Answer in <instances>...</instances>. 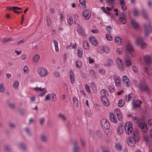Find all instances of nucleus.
<instances>
[{
    "label": "nucleus",
    "mask_w": 152,
    "mask_h": 152,
    "mask_svg": "<svg viewBox=\"0 0 152 152\" xmlns=\"http://www.w3.org/2000/svg\"><path fill=\"white\" fill-rule=\"evenodd\" d=\"M133 136V137H129L127 140L128 145L132 147L134 146L136 142H138L140 140L138 131L137 130L134 131Z\"/></svg>",
    "instance_id": "nucleus-1"
},
{
    "label": "nucleus",
    "mask_w": 152,
    "mask_h": 152,
    "mask_svg": "<svg viewBox=\"0 0 152 152\" xmlns=\"http://www.w3.org/2000/svg\"><path fill=\"white\" fill-rule=\"evenodd\" d=\"M143 26L145 36L147 37L148 35L152 32V26L151 25L149 21L144 23Z\"/></svg>",
    "instance_id": "nucleus-2"
},
{
    "label": "nucleus",
    "mask_w": 152,
    "mask_h": 152,
    "mask_svg": "<svg viewBox=\"0 0 152 152\" xmlns=\"http://www.w3.org/2000/svg\"><path fill=\"white\" fill-rule=\"evenodd\" d=\"M135 44L142 49L145 48L147 45V44L144 41L142 38L140 36L136 38Z\"/></svg>",
    "instance_id": "nucleus-3"
},
{
    "label": "nucleus",
    "mask_w": 152,
    "mask_h": 152,
    "mask_svg": "<svg viewBox=\"0 0 152 152\" xmlns=\"http://www.w3.org/2000/svg\"><path fill=\"white\" fill-rule=\"evenodd\" d=\"M133 125L130 122H127L126 123L124 129L126 133L128 134H131L133 132Z\"/></svg>",
    "instance_id": "nucleus-4"
},
{
    "label": "nucleus",
    "mask_w": 152,
    "mask_h": 152,
    "mask_svg": "<svg viewBox=\"0 0 152 152\" xmlns=\"http://www.w3.org/2000/svg\"><path fill=\"white\" fill-rule=\"evenodd\" d=\"M37 72L39 75L41 77L46 76L48 73L47 70L44 68L39 67L37 69Z\"/></svg>",
    "instance_id": "nucleus-5"
},
{
    "label": "nucleus",
    "mask_w": 152,
    "mask_h": 152,
    "mask_svg": "<svg viewBox=\"0 0 152 152\" xmlns=\"http://www.w3.org/2000/svg\"><path fill=\"white\" fill-rule=\"evenodd\" d=\"M102 127L104 129H107L110 127L109 122L106 119H103L101 121Z\"/></svg>",
    "instance_id": "nucleus-6"
},
{
    "label": "nucleus",
    "mask_w": 152,
    "mask_h": 152,
    "mask_svg": "<svg viewBox=\"0 0 152 152\" xmlns=\"http://www.w3.org/2000/svg\"><path fill=\"white\" fill-rule=\"evenodd\" d=\"M82 15L84 19L88 20L90 19L91 17V12L87 10H85L83 11Z\"/></svg>",
    "instance_id": "nucleus-7"
},
{
    "label": "nucleus",
    "mask_w": 152,
    "mask_h": 152,
    "mask_svg": "<svg viewBox=\"0 0 152 152\" xmlns=\"http://www.w3.org/2000/svg\"><path fill=\"white\" fill-rule=\"evenodd\" d=\"M126 50L128 52L130 53L133 57L135 56L136 53L133 49V47L130 43L127 44Z\"/></svg>",
    "instance_id": "nucleus-8"
},
{
    "label": "nucleus",
    "mask_w": 152,
    "mask_h": 152,
    "mask_svg": "<svg viewBox=\"0 0 152 152\" xmlns=\"http://www.w3.org/2000/svg\"><path fill=\"white\" fill-rule=\"evenodd\" d=\"M115 61L119 69L121 70H123L124 69V65L123 61L119 58H117Z\"/></svg>",
    "instance_id": "nucleus-9"
},
{
    "label": "nucleus",
    "mask_w": 152,
    "mask_h": 152,
    "mask_svg": "<svg viewBox=\"0 0 152 152\" xmlns=\"http://www.w3.org/2000/svg\"><path fill=\"white\" fill-rule=\"evenodd\" d=\"M139 88L142 91H149L147 85L144 82H141L139 83Z\"/></svg>",
    "instance_id": "nucleus-10"
},
{
    "label": "nucleus",
    "mask_w": 152,
    "mask_h": 152,
    "mask_svg": "<svg viewBox=\"0 0 152 152\" xmlns=\"http://www.w3.org/2000/svg\"><path fill=\"white\" fill-rule=\"evenodd\" d=\"M139 127L141 131L144 133H145L147 131L148 129L147 125L144 123H141L139 124Z\"/></svg>",
    "instance_id": "nucleus-11"
},
{
    "label": "nucleus",
    "mask_w": 152,
    "mask_h": 152,
    "mask_svg": "<svg viewBox=\"0 0 152 152\" xmlns=\"http://www.w3.org/2000/svg\"><path fill=\"white\" fill-rule=\"evenodd\" d=\"M73 147L72 152H80V149L78 145V142L76 140H75L73 142Z\"/></svg>",
    "instance_id": "nucleus-12"
},
{
    "label": "nucleus",
    "mask_w": 152,
    "mask_h": 152,
    "mask_svg": "<svg viewBox=\"0 0 152 152\" xmlns=\"http://www.w3.org/2000/svg\"><path fill=\"white\" fill-rule=\"evenodd\" d=\"M113 78L115 86H120L121 83V79L119 76L118 75H113Z\"/></svg>",
    "instance_id": "nucleus-13"
},
{
    "label": "nucleus",
    "mask_w": 152,
    "mask_h": 152,
    "mask_svg": "<svg viewBox=\"0 0 152 152\" xmlns=\"http://www.w3.org/2000/svg\"><path fill=\"white\" fill-rule=\"evenodd\" d=\"M143 72L142 74L148 76H150L151 75V71L152 70L150 69L149 68L147 67H144L143 69Z\"/></svg>",
    "instance_id": "nucleus-14"
},
{
    "label": "nucleus",
    "mask_w": 152,
    "mask_h": 152,
    "mask_svg": "<svg viewBox=\"0 0 152 152\" xmlns=\"http://www.w3.org/2000/svg\"><path fill=\"white\" fill-rule=\"evenodd\" d=\"M122 80L124 85L128 87L130 84L129 78L126 75H124L122 77Z\"/></svg>",
    "instance_id": "nucleus-15"
},
{
    "label": "nucleus",
    "mask_w": 152,
    "mask_h": 152,
    "mask_svg": "<svg viewBox=\"0 0 152 152\" xmlns=\"http://www.w3.org/2000/svg\"><path fill=\"white\" fill-rule=\"evenodd\" d=\"M124 62L127 67H129L132 64V63L130 61V57L127 55H126L124 58Z\"/></svg>",
    "instance_id": "nucleus-16"
},
{
    "label": "nucleus",
    "mask_w": 152,
    "mask_h": 152,
    "mask_svg": "<svg viewBox=\"0 0 152 152\" xmlns=\"http://www.w3.org/2000/svg\"><path fill=\"white\" fill-rule=\"evenodd\" d=\"M144 59L146 63L147 64L152 63V55L151 56L147 55H145Z\"/></svg>",
    "instance_id": "nucleus-17"
},
{
    "label": "nucleus",
    "mask_w": 152,
    "mask_h": 152,
    "mask_svg": "<svg viewBox=\"0 0 152 152\" xmlns=\"http://www.w3.org/2000/svg\"><path fill=\"white\" fill-rule=\"evenodd\" d=\"M131 24L132 26L136 29H138L139 28V25L138 23L136 20H133L131 21Z\"/></svg>",
    "instance_id": "nucleus-18"
},
{
    "label": "nucleus",
    "mask_w": 152,
    "mask_h": 152,
    "mask_svg": "<svg viewBox=\"0 0 152 152\" xmlns=\"http://www.w3.org/2000/svg\"><path fill=\"white\" fill-rule=\"evenodd\" d=\"M101 99L102 104L106 106H108L110 104V103L107 99L105 96H102Z\"/></svg>",
    "instance_id": "nucleus-19"
},
{
    "label": "nucleus",
    "mask_w": 152,
    "mask_h": 152,
    "mask_svg": "<svg viewBox=\"0 0 152 152\" xmlns=\"http://www.w3.org/2000/svg\"><path fill=\"white\" fill-rule=\"evenodd\" d=\"M115 114H116L119 121H121L122 117L120 110L118 109H115L114 110Z\"/></svg>",
    "instance_id": "nucleus-20"
},
{
    "label": "nucleus",
    "mask_w": 152,
    "mask_h": 152,
    "mask_svg": "<svg viewBox=\"0 0 152 152\" xmlns=\"http://www.w3.org/2000/svg\"><path fill=\"white\" fill-rule=\"evenodd\" d=\"M89 41L93 45L96 46L97 44V41L95 38L93 36L90 37Z\"/></svg>",
    "instance_id": "nucleus-21"
},
{
    "label": "nucleus",
    "mask_w": 152,
    "mask_h": 152,
    "mask_svg": "<svg viewBox=\"0 0 152 152\" xmlns=\"http://www.w3.org/2000/svg\"><path fill=\"white\" fill-rule=\"evenodd\" d=\"M70 79L72 84L73 83L75 82V77L74 72L71 69L69 72Z\"/></svg>",
    "instance_id": "nucleus-22"
},
{
    "label": "nucleus",
    "mask_w": 152,
    "mask_h": 152,
    "mask_svg": "<svg viewBox=\"0 0 152 152\" xmlns=\"http://www.w3.org/2000/svg\"><path fill=\"white\" fill-rule=\"evenodd\" d=\"M109 117L111 121L116 123L117 122V120L115 116L112 113L109 114Z\"/></svg>",
    "instance_id": "nucleus-23"
},
{
    "label": "nucleus",
    "mask_w": 152,
    "mask_h": 152,
    "mask_svg": "<svg viewBox=\"0 0 152 152\" xmlns=\"http://www.w3.org/2000/svg\"><path fill=\"white\" fill-rule=\"evenodd\" d=\"M77 31L79 34L80 36H84L85 34L81 26H78L77 27Z\"/></svg>",
    "instance_id": "nucleus-24"
},
{
    "label": "nucleus",
    "mask_w": 152,
    "mask_h": 152,
    "mask_svg": "<svg viewBox=\"0 0 152 152\" xmlns=\"http://www.w3.org/2000/svg\"><path fill=\"white\" fill-rule=\"evenodd\" d=\"M113 64L112 60L109 59L106 61V63L104 64V65L108 67H110L113 65Z\"/></svg>",
    "instance_id": "nucleus-25"
},
{
    "label": "nucleus",
    "mask_w": 152,
    "mask_h": 152,
    "mask_svg": "<svg viewBox=\"0 0 152 152\" xmlns=\"http://www.w3.org/2000/svg\"><path fill=\"white\" fill-rule=\"evenodd\" d=\"M18 147L23 151H25L26 150V148L25 145L22 142L20 143L18 145Z\"/></svg>",
    "instance_id": "nucleus-26"
},
{
    "label": "nucleus",
    "mask_w": 152,
    "mask_h": 152,
    "mask_svg": "<svg viewBox=\"0 0 152 152\" xmlns=\"http://www.w3.org/2000/svg\"><path fill=\"white\" fill-rule=\"evenodd\" d=\"M40 58V55L38 54H36L33 56L32 61L34 63H37Z\"/></svg>",
    "instance_id": "nucleus-27"
},
{
    "label": "nucleus",
    "mask_w": 152,
    "mask_h": 152,
    "mask_svg": "<svg viewBox=\"0 0 152 152\" xmlns=\"http://www.w3.org/2000/svg\"><path fill=\"white\" fill-rule=\"evenodd\" d=\"M67 21L69 25H72L73 23V19L72 17L70 15H67Z\"/></svg>",
    "instance_id": "nucleus-28"
},
{
    "label": "nucleus",
    "mask_w": 152,
    "mask_h": 152,
    "mask_svg": "<svg viewBox=\"0 0 152 152\" xmlns=\"http://www.w3.org/2000/svg\"><path fill=\"white\" fill-rule=\"evenodd\" d=\"M124 96V99L125 101L126 102H129L132 98L133 96V94H130L128 95V96Z\"/></svg>",
    "instance_id": "nucleus-29"
},
{
    "label": "nucleus",
    "mask_w": 152,
    "mask_h": 152,
    "mask_svg": "<svg viewBox=\"0 0 152 152\" xmlns=\"http://www.w3.org/2000/svg\"><path fill=\"white\" fill-rule=\"evenodd\" d=\"M83 46L84 49H89V44L88 42L86 40H84L83 42Z\"/></svg>",
    "instance_id": "nucleus-30"
},
{
    "label": "nucleus",
    "mask_w": 152,
    "mask_h": 152,
    "mask_svg": "<svg viewBox=\"0 0 152 152\" xmlns=\"http://www.w3.org/2000/svg\"><path fill=\"white\" fill-rule=\"evenodd\" d=\"M119 22L120 24H124L126 23V20L124 17L119 18Z\"/></svg>",
    "instance_id": "nucleus-31"
},
{
    "label": "nucleus",
    "mask_w": 152,
    "mask_h": 152,
    "mask_svg": "<svg viewBox=\"0 0 152 152\" xmlns=\"http://www.w3.org/2000/svg\"><path fill=\"white\" fill-rule=\"evenodd\" d=\"M141 103V102L139 100H137L136 101H134L133 102L134 106L135 107H139L140 106Z\"/></svg>",
    "instance_id": "nucleus-32"
},
{
    "label": "nucleus",
    "mask_w": 152,
    "mask_h": 152,
    "mask_svg": "<svg viewBox=\"0 0 152 152\" xmlns=\"http://www.w3.org/2000/svg\"><path fill=\"white\" fill-rule=\"evenodd\" d=\"M77 55L79 58L82 57L83 54V50L81 48H77Z\"/></svg>",
    "instance_id": "nucleus-33"
},
{
    "label": "nucleus",
    "mask_w": 152,
    "mask_h": 152,
    "mask_svg": "<svg viewBox=\"0 0 152 152\" xmlns=\"http://www.w3.org/2000/svg\"><path fill=\"white\" fill-rule=\"evenodd\" d=\"M41 140L43 142H46L48 141V138L46 136L42 134L40 137Z\"/></svg>",
    "instance_id": "nucleus-34"
},
{
    "label": "nucleus",
    "mask_w": 152,
    "mask_h": 152,
    "mask_svg": "<svg viewBox=\"0 0 152 152\" xmlns=\"http://www.w3.org/2000/svg\"><path fill=\"white\" fill-rule=\"evenodd\" d=\"M53 42L54 44V46L55 48V51L56 52H58L59 51V49L58 48V42L56 40H54Z\"/></svg>",
    "instance_id": "nucleus-35"
},
{
    "label": "nucleus",
    "mask_w": 152,
    "mask_h": 152,
    "mask_svg": "<svg viewBox=\"0 0 152 152\" xmlns=\"http://www.w3.org/2000/svg\"><path fill=\"white\" fill-rule=\"evenodd\" d=\"M76 65L77 68L80 69L82 66V63L81 61L79 60H77L75 63Z\"/></svg>",
    "instance_id": "nucleus-36"
},
{
    "label": "nucleus",
    "mask_w": 152,
    "mask_h": 152,
    "mask_svg": "<svg viewBox=\"0 0 152 152\" xmlns=\"http://www.w3.org/2000/svg\"><path fill=\"white\" fill-rule=\"evenodd\" d=\"M19 85V82L17 81H16L13 83V87L15 89H17L18 88Z\"/></svg>",
    "instance_id": "nucleus-37"
},
{
    "label": "nucleus",
    "mask_w": 152,
    "mask_h": 152,
    "mask_svg": "<svg viewBox=\"0 0 152 152\" xmlns=\"http://www.w3.org/2000/svg\"><path fill=\"white\" fill-rule=\"evenodd\" d=\"M114 40L115 42L118 44H120L121 43V40L119 37H116L114 38Z\"/></svg>",
    "instance_id": "nucleus-38"
},
{
    "label": "nucleus",
    "mask_w": 152,
    "mask_h": 152,
    "mask_svg": "<svg viewBox=\"0 0 152 152\" xmlns=\"http://www.w3.org/2000/svg\"><path fill=\"white\" fill-rule=\"evenodd\" d=\"M12 38L11 37L4 38L2 42L3 43H6L7 42L12 41Z\"/></svg>",
    "instance_id": "nucleus-39"
},
{
    "label": "nucleus",
    "mask_w": 152,
    "mask_h": 152,
    "mask_svg": "<svg viewBox=\"0 0 152 152\" xmlns=\"http://www.w3.org/2000/svg\"><path fill=\"white\" fill-rule=\"evenodd\" d=\"M89 75H91L92 77L93 78H95L96 77L95 73L94 71L92 69H90L89 71Z\"/></svg>",
    "instance_id": "nucleus-40"
},
{
    "label": "nucleus",
    "mask_w": 152,
    "mask_h": 152,
    "mask_svg": "<svg viewBox=\"0 0 152 152\" xmlns=\"http://www.w3.org/2000/svg\"><path fill=\"white\" fill-rule=\"evenodd\" d=\"M58 117L59 118L62 119L64 121H66V117L61 114H59L58 115Z\"/></svg>",
    "instance_id": "nucleus-41"
},
{
    "label": "nucleus",
    "mask_w": 152,
    "mask_h": 152,
    "mask_svg": "<svg viewBox=\"0 0 152 152\" xmlns=\"http://www.w3.org/2000/svg\"><path fill=\"white\" fill-rule=\"evenodd\" d=\"M142 16L144 18L146 19H148V15L146 14V11L145 10H142Z\"/></svg>",
    "instance_id": "nucleus-42"
},
{
    "label": "nucleus",
    "mask_w": 152,
    "mask_h": 152,
    "mask_svg": "<svg viewBox=\"0 0 152 152\" xmlns=\"http://www.w3.org/2000/svg\"><path fill=\"white\" fill-rule=\"evenodd\" d=\"M45 119L44 118H42L39 119V124L41 126H43L45 122Z\"/></svg>",
    "instance_id": "nucleus-43"
},
{
    "label": "nucleus",
    "mask_w": 152,
    "mask_h": 152,
    "mask_svg": "<svg viewBox=\"0 0 152 152\" xmlns=\"http://www.w3.org/2000/svg\"><path fill=\"white\" fill-rule=\"evenodd\" d=\"M124 100L120 99L118 102V106L120 107L123 106L124 104Z\"/></svg>",
    "instance_id": "nucleus-44"
},
{
    "label": "nucleus",
    "mask_w": 152,
    "mask_h": 152,
    "mask_svg": "<svg viewBox=\"0 0 152 152\" xmlns=\"http://www.w3.org/2000/svg\"><path fill=\"white\" fill-rule=\"evenodd\" d=\"M96 134L97 136L99 138H102V133L99 130H97L96 131Z\"/></svg>",
    "instance_id": "nucleus-45"
},
{
    "label": "nucleus",
    "mask_w": 152,
    "mask_h": 152,
    "mask_svg": "<svg viewBox=\"0 0 152 152\" xmlns=\"http://www.w3.org/2000/svg\"><path fill=\"white\" fill-rule=\"evenodd\" d=\"M107 91L105 89H103L101 91V93L102 96H105L107 94Z\"/></svg>",
    "instance_id": "nucleus-46"
},
{
    "label": "nucleus",
    "mask_w": 152,
    "mask_h": 152,
    "mask_svg": "<svg viewBox=\"0 0 152 152\" xmlns=\"http://www.w3.org/2000/svg\"><path fill=\"white\" fill-rule=\"evenodd\" d=\"M5 88L4 87V85L3 84H0V92L1 93L4 91Z\"/></svg>",
    "instance_id": "nucleus-47"
},
{
    "label": "nucleus",
    "mask_w": 152,
    "mask_h": 152,
    "mask_svg": "<svg viewBox=\"0 0 152 152\" xmlns=\"http://www.w3.org/2000/svg\"><path fill=\"white\" fill-rule=\"evenodd\" d=\"M24 73L26 74H28L29 72V69L27 66H25L23 69Z\"/></svg>",
    "instance_id": "nucleus-48"
},
{
    "label": "nucleus",
    "mask_w": 152,
    "mask_h": 152,
    "mask_svg": "<svg viewBox=\"0 0 152 152\" xmlns=\"http://www.w3.org/2000/svg\"><path fill=\"white\" fill-rule=\"evenodd\" d=\"M9 126L10 128L11 129H14L16 127L15 124L12 123H10Z\"/></svg>",
    "instance_id": "nucleus-49"
},
{
    "label": "nucleus",
    "mask_w": 152,
    "mask_h": 152,
    "mask_svg": "<svg viewBox=\"0 0 152 152\" xmlns=\"http://www.w3.org/2000/svg\"><path fill=\"white\" fill-rule=\"evenodd\" d=\"M103 47L102 46H100L98 48V51L100 53H102L103 52Z\"/></svg>",
    "instance_id": "nucleus-50"
},
{
    "label": "nucleus",
    "mask_w": 152,
    "mask_h": 152,
    "mask_svg": "<svg viewBox=\"0 0 152 152\" xmlns=\"http://www.w3.org/2000/svg\"><path fill=\"white\" fill-rule=\"evenodd\" d=\"M106 130L105 131V133L107 135H109L111 134L112 132V130L111 129H109V128L107 129H106Z\"/></svg>",
    "instance_id": "nucleus-51"
},
{
    "label": "nucleus",
    "mask_w": 152,
    "mask_h": 152,
    "mask_svg": "<svg viewBox=\"0 0 152 152\" xmlns=\"http://www.w3.org/2000/svg\"><path fill=\"white\" fill-rule=\"evenodd\" d=\"M47 22V26H49L51 25V20L50 18L48 16H47L46 18Z\"/></svg>",
    "instance_id": "nucleus-52"
},
{
    "label": "nucleus",
    "mask_w": 152,
    "mask_h": 152,
    "mask_svg": "<svg viewBox=\"0 0 152 152\" xmlns=\"http://www.w3.org/2000/svg\"><path fill=\"white\" fill-rule=\"evenodd\" d=\"M8 106L9 108L12 109H14L15 108V104L13 103H9Z\"/></svg>",
    "instance_id": "nucleus-53"
},
{
    "label": "nucleus",
    "mask_w": 152,
    "mask_h": 152,
    "mask_svg": "<svg viewBox=\"0 0 152 152\" xmlns=\"http://www.w3.org/2000/svg\"><path fill=\"white\" fill-rule=\"evenodd\" d=\"M51 98L52 99V101H55L57 99L56 96V94L54 93H53L51 95Z\"/></svg>",
    "instance_id": "nucleus-54"
},
{
    "label": "nucleus",
    "mask_w": 152,
    "mask_h": 152,
    "mask_svg": "<svg viewBox=\"0 0 152 152\" xmlns=\"http://www.w3.org/2000/svg\"><path fill=\"white\" fill-rule=\"evenodd\" d=\"M85 90L88 93H90L91 92L90 90L89 87V86L86 84H85Z\"/></svg>",
    "instance_id": "nucleus-55"
},
{
    "label": "nucleus",
    "mask_w": 152,
    "mask_h": 152,
    "mask_svg": "<svg viewBox=\"0 0 152 152\" xmlns=\"http://www.w3.org/2000/svg\"><path fill=\"white\" fill-rule=\"evenodd\" d=\"M115 147L116 149L118 151H120L122 149V146L118 144H116L115 145Z\"/></svg>",
    "instance_id": "nucleus-56"
},
{
    "label": "nucleus",
    "mask_w": 152,
    "mask_h": 152,
    "mask_svg": "<svg viewBox=\"0 0 152 152\" xmlns=\"http://www.w3.org/2000/svg\"><path fill=\"white\" fill-rule=\"evenodd\" d=\"M34 89L36 91H43V90H45V88L36 87L34 88Z\"/></svg>",
    "instance_id": "nucleus-57"
},
{
    "label": "nucleus",
    "mask_w": 152,
    "mask_h": 152,
    "mask_svg": "<svg viewBox=\"0 0 152 152\" xmlns=\"http://www.w3.org/2000/svg\"><path fill=\"white\" fill-rule=\"evenodd\" d=\"M133 14L135 16H137L138 15V12L136 9H134L132 11Z\"/></svg>",
    "instance_id": "nucleus-58"
},
{
    "label": "nucleus",
    "mask_w": 152,
    "mask_h": 152,
    "mask_svg": "<svg viewBox=\"0 0 152 152\" xmlns=\"http://www.w3.org/2000/svg\"><path fill=\"white\" fill-rule=\"evenodd\" d=\"M117 51L118 53L120 55H121L123 52V49L121 48H117Z\"/></svg>",
    "instance_id": "nucleus-59"
},
{
    "label": "nucleus",
    "mask_w": 152,
    "mask_h": 152,
    "mask_svg": "<svg viewBox=\"0 0 152 152\" xmlns=\"http://www.w3.org/2000/svg\"><path fill=\"white\" fill-rule=\"evenodd\" d=\"M4 149L5 151L7 152L10 151L11 149L10 146L8 145H5L4 146Z\"/></svg>",
    "instance_id": "nucleus-60"
},
{
    "label": "nucleus",
    "mask_w": 152,
    "mask_h": 152,
    "mask_svg": "<svg viewBox=\"0 0 152 152\" xmlns=\"http://www.w3.org/2000/svg\"><path fill=\"white\" fill-rule=\"evenodd\" d=\"M106 37L107 39L109 41H112L113 40V38L112 36L109 34H107L106 35Z\"/></svg>",
    "instance_id": "nucleus-61"
},
{
    "label": "nucleus",
    "mask_w": 152,
    "mask_h": 152,
    "mask_svg": "<svg viewBox=\"0 0 152 152\" xmlns=\"http://www.w3.org/2000/svg\"><path fill=\"white\" fill-rule=\"evenodd\" d=\"M109 91L110 93H113L115 91L114 87L112 86H110L109 87Z\"/></svg>",
    "instance_id": "nucleus-62"
},
{
    "label": "nucleus",
    "mask_w": 152,
    "mask_h": 152,
    "mask_svg": "<svg viewBox=\"0 0 152 152\" xmlns=\"http://www.w3.org/2000/svg\"><path fill=\"white\" fill-rule=\"evenodd\" d=\"M85 114L86 115L90 116L91 115V112L90 110H86L85 112Z\"/></svg>",
    "instance_id": "nucleus-63"
},
{
    "label": "nucleus",
    "mask_w": 152,
    "mask_h": 152,
    "mask_svg": "<svg viewBox=\"0 0 152 152\" xmlns=\"http://www.w3.org/2000/svg\"><path fill=\"white\" fill-rule=\"evenodd\" d=\"M50 94H48L46 95L45 97V101H47L49 100L50 99Z\"/></svg>",
    "instance_id": "nucleus-64"
}]
</instances>
